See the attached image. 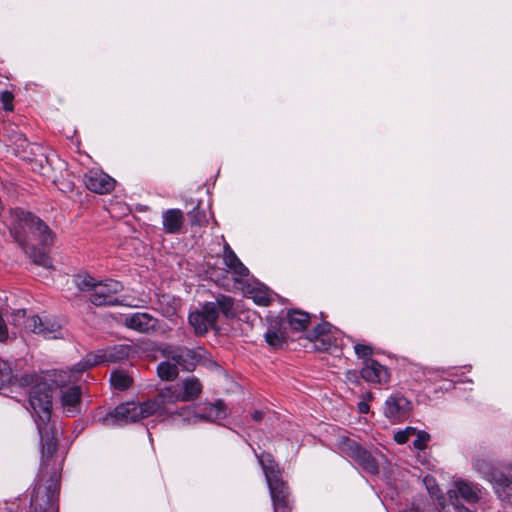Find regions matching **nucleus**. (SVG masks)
<instances>
[{
    "label": "nucleus",
    "mask_w": 512,
    "mask_h": 512,
    "mask_svg": "<svg viewBox=\"0 0 512 512\" xmlns=\"http://www.w3.org/2000/svg\"><path fill=\"white\" fill-rule=\"evenodd\" d=\"M25 330L45 339L63 338V328L59 321L51 317L29 316L25 321Z\"/></svg>",
    "instance_id": "11"
},
{
    "label": "nucleus",
    "mask_w": 512,
    "mask_h": 512,
    "mask_svg": "<svg viewBox=\"0 0 512 512\" xmlns=\"http://www.w3.org/2000/svg\"><path fill=\"white\" fill-rule=\"evenodd\" d=\"M360 374L365 381L375 384H386L390 379L387 367L376 360L365 362Z\"/></svg>",
    "instance_id": "19"
},
{
    "label": "nucleus",
    "mask_w": 512,
    "mask_h": 512,
    "mask_svg": "<svg viewBox=\"0 0 512 512\" xmlns=\"http://www.w3.org/2000/svg\"><path fill=\"white\" fill-rule=\"evenodd\" d=\"M164 360L157 366L158 376L165 381H172L177 378L179 368L184 371H192L206 355V351L198 347L189 349L184 346L167 345L161 350Z\"/></svg>",
    "instance_id": "2"
},
{
    "label": "nucleus",
    "mask_w": 512,
    "mask_h": 512,
    "mask_svg": "<svg viewBox=\"0 0 512 512\" xmlns=\"http://www.w3.org/2000/svg\"><path fill=\"white\" fill-rule=\"evenodd\" d=\"M354 351L358 358L364 359L366 362L371 360L370 357L373 353L371 346L365 344H355Z\"/></svg>",
    "instance_id": "38"
},
{
    "label": "nucleus",
    "mask_w": 512,
    "mask_h": 512,
    "mask_svg": "<svg viewBox=\"0 0 512 512\" xmlns=\"http://www.w3.org/2000/svg\"><path fill=\"white\" fill-rule=\"evenodd\" d=\"M218 318V311L215 303L208 302L199 311L189 315V323L196 334L203 335L212 328Z\"/></svg>",
    "instance_id": "13"
},
{
    "label": "nucleus",
    "mask_w": 512,
    "mask_h": 512,
    "mask_svg": "<svg viewBox=\"0 0 512 512\" xmlns=\"http://www.w3.org/2000/svg\"><path fill=\"white\" fill-rule=\"evenodd\" d=\"M331 329L332 325L330 323H321L308 333L307 339L314 344L316 350L326 351L333 343Z\"/></svg>",
    "instance_id": "22"
},
{
    "label": "nucleus",
    "mask_w": 512,
    "mask_h": 512,
    "mask_svg": "<svg viewBox=\"0 0 512 512\" xmlns=\"http://www.w3.org/2000/svg\"><path fill=\"white\" fill-rule=\"evenodd\" d=\"M184 224V214L179 209H168L162 214L163 230L167 234L178 233Z\"/></svg>",
    "instance_id": "24"
},
{
    "label": "nucleus",
    "mask_w": 512,
    "mask_h": 512,
    "mask_svg": "<svg viewBox=\"0 0 512 512\" xmlns=\"http://www.w3.org/2000/svg\"><path fill=\"white\" fill-rule=\"evenodd\" d=\"M189 215L192 225H201L205 221V213L200 211L199 207L194 208Z\"/></svg>",
    "instance_id": "42"
},
{
    "label": "nucleus",
    "mask_w": 512,
    "mask_h": 512,
    "mask_svg": "<svg viewBox=\"0 0 512 512\" xmlns=\"http://www.w3.org/2000/svg\"><path fill=\"white\" fill-rule=\"evenodd\" d=\"M161 312L165 317L172 320L173 317L176 316V314H177V304H176L175 300L169 299L167 301V305L165 307H161Z\"/></svg>",
    "instance_id": "40"
},
{
    "label": "nucleus",
    "mask_w": 512,
    "mask_h": 512,
    "mask_svg": "<svg viewBox=\"0 0 512 512\" xmlns=\"http://www.w3.org/2000/svg\"><path fill=\"white\" fill-rule=\"evenodd\" d=\"M81 394L78 386H72L61 391V405L67 416L74 417L81 412Z\"/></svg>",
    "instance_id": "20"
},
{
    "label": "nucleus",
    "mask_w": 512,
    "mask_h": 512,
    "mask_svg": "<svg viewBox=\"0 0 512 512\" xmlns=\"http://www.w3.org/2000/svg\"><path fill=\"white\" fill-rule=\"evenodd\" d=\"M417 432V429L414 427H406L403 430H399L394 434V440L398 444H405L411 436H414Z\"/></svg>",
    "instance_id": "35"
},
{
    "label": "nucleus",
    "mask_w": 512,
    "mask_h": 512,
    "mask_svg": "<svg viewBox=\"0 0 512 512\" xmlns=\"http://www.w3.org/2000/svg\"><path fill=\"white\" fill-rule=\"evenodd\" d=\"M123 290V285L119 281L107 279L104 282H98L94 287L90 301L95 306H117L124 305L129 307H142L145 301L140 299H118L115 295Z\"/></svg>",
    "instance_id": "8"
},
{
    "label": "nucleus",
    "mask_w": 512,
    "mask_h": 512,
    "mask_svg": "<svg viewBox=\"0 0 512 512\" xmlns=\"http://www.w3.org/2000/svg\"><path fill=\"white\" fill-rule=\"evenodd\" d=\"M73 282L80 291H93L98 282L88 274H78L74 277Z\"/></svg>",
    "instance_id": "33"
},
{
    "label": "nucleus",
    "mask_w": 512,
    "mask_h": 512,
    "mask_svg": "<svg viewBox=\"0 0 512 512\" xmlns=\"http://www.w3.org/2000/svg\"><path fill=\"white\" fill-rule=\"evenodd\" d=\"M215 305L226 317L233 315V300L231 297L220 295L217 297V303H215Z\"/></svg>",
    "instance_id": "34"
},
{
    "label": "nucleus",
    "mask_w": 512,
    "mask_h": 512,
    "mask_svg": "<svg viewBox=\"0 0 512 512\" xmlns=\"http://www.w3.org/2000/svg\"><path fill=\"white\" fill-rule=\"evenodd\" d=\"M199 421H218L227 416L226 407L222 400H217L215 403L205 404L203 407H198Z\"/></svg>",
    "instance_id": "23"
},
{
    "label": "nucleus",
    "mask_w": 512,
    "mask_h": 512,
    "mask_svg": "<svg viewBox=\"0 0 512 512\" xmlns=\"http://www.w3.org/2000/svg\"><path fill=\"white\" fill-rule=\"evenodd\" d=\"M251 417L254 421L260 422L264 417V412L261 410H255L252 412Z\"/></svg>",
    "instance_id": "45"
},
{
    "label": "nucleus",
    "mask_w": 512,
    "mask_h": 512,
    "mask_svg": "<svg viewBox=\"0 0 512 512\" xmlns=\"http://www.w3.org/2000/svg\"><path fill=\"white\" fill-rule=\"evenodd\" d=\"M453 505L458 510V512H476V511L471 510V509H469V508H467V507H465V506H463V505H461L459 503H454L453 502Z\"/></svg>",
    "instance_id": "46"
},
{
    "label": "nucleus",
    "mask_w": 512,
    "mask_h": 512,
    "mask_svg": "<svg viewBox=\"0 0 512 512\" xmlns=\"http://www.w3.org/2000/svg\"><path fill=\"white\" fill-rule=\"evenodd\" d=\"M157 404L154 402H126L118 405L113 411L109 412L103 419L106 426L127 425L137 422L155 414Z\"/></svg>",
    "instance_id": "6"
},
{
    "label": "nucleus",
    "mask_w": 512,
    "mask_h": 512,
    "mask_svg": "<svg viewBox=\"0 0 512 512\" xmlns=\"http://www.w3.org/2000/svg\"><path fill=\"white\" fill-rule=\"evenodd\" d=\"M265 473L275 512H290L288 492L276 463L269 455L257 456Z\"/></svg>",
    "instance_id": "7"
},
{
    "label": "nucleus",
    "mask_w": 512,
    "mask_h": 512,
    "mask_svg": "<svg viewBox=\"0 0 512 512\" xmlns=\"http://www.w3.org/2000/svg\"><path fill=\"white\" fill-rule=\"evenodd\" d=\"M373 394L370 393V392H367L365 394L362 395V401H367V403H369L370 401L373 400Z\"/></svg>",
    "instance_id": "47"
},
{
    "label": "nucleus",
    "mask_w": 512,
    "mask_h": 512,
    "mask_svg": "<svg viewBox=\"0 0 512 512\" xmlns=\"http://www.w3.org/2000/svg\"><path fill=\"white\" fill-rule=\"evenodd\" d=\"M451 503H459V497L469 504L477 503L482 496V490L478 484L466 480L456 481L453 488L448 491Z\"/></svg>",
    "instance_id": "15"
},
{
    "label": "nucleus",
    "mask_w": 512,
    "mask_h": 512,
    "mask_svg": "<svg viewBox=\"0 0 512 512\" xmlns=\"http://www.w3.org/2000/svg\"><path fill=\"white\" fill-rule=\"evenodd\" d=\"M202 392V384L195 376L188 377L182 381L181 398L182 402L197 399Z\"/></svg>",
    "instance_id": "27"
},
{
    "label": "nucleus",
    "mask_w": 512,
    "mask_h": 512,
    "mask_svg": "<svg viewBox=\"0 0 512 512\" xmlns=\"http://www.w3.org/2000/svg\"><path fill=\"white\" fill-rule=\"evenodd\" d=\"M432 482H433V479H432V478L426 477V478L424 479V483L426 484L427 489L429 490V493H430L432 496H436V495H437L438 488H437V487H435V488H434V486H431V487H430L429 485H430V483H432Z\"/></svg>",
    "instance_id": "43"
},
{
    "label": "nucleus",
    "mask_w": 512,
    "mask_h": 512,
    "mask_svg": "<svg viewBox=\"0 0 512 512\" xmlns=\"http://www.w3.org/2000/svg\"><path fill=\"white\" fill-rule=\"evenodd\" d=\"M111 385L118 390H125L131 385L130 376L124 371H114L110 377Z\"/></svg>",
    "instance_id": "32"
},
{
    "label": "nucleus",
    "mask_w": 512,
    "mask_h": 512,
    "mask_svg": "<svg viewBox=\"0 0 512 512\" xmlns=\"http://www.w3.org/2000/svg\"><path fill=\"white\" fill-rule=\"evenodd\" d=\"M358 411L361 413V414H366L369 412V404L367 403V401H360L358 403Z\"/></svg>",
    "instance_id": "44"
},
{
    "label": "nucleus",
    "mask_w": 512,
    "mask_h": 512,
    "mask_svg": "<svg viewBox=\"0 0 512 512\" xmlns=\"http://www.w3.org/2000/svg\"><path fill=\"white\" fill-rule=\"evenodd\" d=\"M179 401L182 402L181 393L173 387H165L160 390L154 399L148 400L147 402L157 404L155 414L165 419V416L173 414V405Z\"/></svg>",
    "instance_id": "16"
},
{
    "label": "nucleus",
    "mask_w": 512,
    "mask_h": 512,
    "mask_svg": "<svg viewBox=\"0 0 512 512\" xmlns=\"http://www.w3.org/2000/svg\"><path fill=\"white\" fill-rule=\"evenodd\" d=\"M23 250L29 255L33 263H35L36 265L42 266L47 269L52 268V259L46 252L37 250L36 246L29 247Z\"/></svg>",
    "instance_id": "31"
},
{
    "label": "nucleus",
    "mask_w": 512,
    "mask_h": 512,
    "mask_svg": "<svg viewBox=\"0 0 512 512\" xmlns=\"http://www.w3.org/2000/svg\"><path fill=\"white\" fill-rule=\"evenodd\" d=\"M247 292L251 294L250 298H252L254 303L260 306H268L272 301V297L274 296V293L260 285L253 287Z\"/></svg>",
    "instance_id": "30"
},
{
    "label": "nucleus",
    "mask_w": 512,
    "mask_h": 512,
    "mask_svg": "<svg viewBox=\"0 0 512 512\" xmlns=\"http://www.w3.org/2000/svg\"><path fill=\"white\" fill-rule=\"evenodd\" d=\"M416 439L413 441V447L418 450H424L430 441V435L425 431L416 432Z\"/></svg>",
    "instance_id": "37"
},
{
    "label": "nucleus",
    "mask_w": 512,
    "mask_h": 512,
    "mask_svg": "<svg viewBox=\"0 0 512 512\" xmlns=\"http://www.w3.org/2000/svg\"><path fill=\"white\" fill-rule=\"evenodd\" d=\"M223 259L225 265L239 278L246 277L249 274L248 268L240 261L231 247L224 246Z\"/></svg>",
    "instance_id": "26"
},
{
    "label": "nucleus",
    "mask_w": 512,
    "mask_h": 512,
    "mask_svg": "<svg viewBox=\"0 0 512 512\" xmlns=\"http://www.w3.org/2000/svg\"><path fill=\"white\" fill-rule=\"evenodd\" d=\"M32 382V376L24 374L21 376L12 374V367L8 361L0 359V392L6 386L26 387Z\"/></svg>",
    "instance_id": "21"
},
{
    "label": "nucleus",
    "mask_w": 512,
    "mask_h": 512,
    "mask_svg": "<svg viewBox=\"0 0 512 512\" xmlns=\"http://www.w3.org/2000/svg\"><path fill=\"white\" fill-rule=\"evenodd\" d=\"M131 348L129 345H114L106 349L97 350L96 352L88 353L80 362H78L71 370L67 382H76L81 373L94 366L104 363H115L123 360L129 356ZM67 372L60 374L62 385L66 383L64 377Z\"/></svg>",
    "instance_id": "4"
},
{
    "label": "nucleus",
    "mask_w": 512,
    "mask_h": 512,
    "mask_svg": "<svg viewBox=\"0 0 512 512\" xmlns=\"http://www.w3.org/2000/svg\"><path fill=\"white\" fill-rule=\"evenodd\" d=\"M58 493L57 483L51 481L47 487L36 486L31 496V512H46L51 508Z\"/></svg>",
    "instance_id": "14"
},
{
    "label": "nucleus",
    "mask_w": 512,
    "mask_h": 512,
    "mask_svg": "<svg viewBox=\"0 0 512 512\" xmlns=\"http://www.w3.org/2000/svg\"><path fill=\"white\" fill-rule=\"evenodd\" d=\"M310 316L308 313L300 310H291L288 312V322L293 330H304L308 326Z\"/></svg>",
    "instance_id": "29"
},
{
    "label": "nucleus",
    "mask_w": 512,
    "mask_h": 512,
    "mask_svg": "<svg viewBox=\"0 0 512 512\" xmlns=\"http://www.w3.org/2000/svg\"><path fill=\"white\" fill-rule=\"evenodd\" d=\"M412 410V402L400 393H394L387 397L383 407L384 416L391 423L404 421Z\"/></svg>",
    "instance_id": "12"
},
{
    "label": "nucleus",
    "mask_w": 512,
    "mask_h": 512,
    "mask_svg": "<svg viewBox=\"0 0 512 512\" xmlns=\"http://www.w3.org/2000/svg\"><path fill=\"white\" fill-rule=\"evenodd\" d=\"M171 418L173 421L181 420L184 424H195L199 421L198 409L191 406H184L179 409H173V414L165 416Z\"/></svg>",
    "instance_id": "28"
},
{
    "label": "nucleus",
    "mask_w": 512,
    "mask_h": 512,
    "mask_svg": "<svg viewBox=\"0 0 512 512\" xmlns=\"http://www.w3.org/2000/svg\"><path fill=\"white\" fill-rule=\"evenodd\" d=\"M124 325L139 333H152L156 331L158 320L148 313L136 312L126 316L123 320Z\"/></svg>",
    "instance_id": "18"
},
{
    "label": "nucleus",
    "mask_w": 512,
    "mask_h": 512,
    "mask_svg": "<svg viewBox=\"0 0 512 512\" xmlns=\"http://www.w3.org/2000/svg\"><path fill=\"white\" fill-rule=\"evenodd\" d=\"M473 467L492 484L502 501L512 502V463L495 467L489 459L477 456L473 460Z\"/></svg>",
    "instance_id": "3"
},
{
    "label": "nucleus",
    "mask_w": 512,
    "mask_h": 512,
    "mask_svg": "<svg viewBox=\"0 0 512 512\" xmlns=\"http://www.w3.org/2000/svg\"><path fill=\"white\" fill-rule=\"evenodd\" d=\"M85 186L98 194L111 192L115 186V180L101 170L91 169L84 175Z\"/></svg>",
    "instance_id": "17"
},
{
    "label": "nucleus",
    "mask_w": 512,
    "mask_h": 512,
    "mask_svg": "<svg viewBox=\"0 0 512 512\" xmlns=\"http://www.w3.org/2000/svg\"><path fill=\"white\" fill-rule=\"evenodd\" d=\"M266 342L273 348H279L283 344V337L275 332V331H269L265 335Z\"/></svg>",
    "instance_id": "39"
},
{
    "label": "nucleus",
    "mask_w": 512,
    "mask_h": 512,
    "mask_svg": "<svg viewBox=\"0 0 512 512\" xmlns=\"http://www.w3.org/2000/svg\"><path fill=\"white\" fill-rule=\"evenodd\" d=\"M29 317L26 316V310L17 309L11 315L10 323L15 327H23L25 329V321Z\"/></svg>",
    "instance_id": "36"
},
{
    "label": "nucleus",
    "mask_w": 512,
    "mask_h": 512,
    "mask_svg": "<svg viewBox=\"0 0 512 512\" xmlns=\"http://www.w3.org/2000/svg\"><path fill=\"white\" fill-rule=\"evenodd\" d=\"M29 408L38 422L49 423L51 418L52 394L46 384L35 385L29 393Z\"/></svg>",
    "instance_id": "9"
},
{
    "label": "nucleus",
    "mask_w": 512,
    "mask_h": 512,
    "mask_svg": "<svg viewBox=\"0 0 512 512\" xmlns=\"http://www.w3.org/2000/svg\"><path fill=\"white\" fill-rule=\"evenodd\" d=\"M339 449L347 457L351 458L364 471L377 474L379 465L373 455L364 449L359 443L350 438H343L339 443Z\"/></svg>",
    "instance_id": "10"
},
{
    "label": "nucleus",
    "mask_w": 512,
    "mask_h": 512,
    "mask_svg": "<svg viewBox=\"0 0 512 512\" xmlns=\"http://www.w3.org/2000/svg\"><path fill=\"white\" fill-rule=\"evenodd\" d=\"M37 428L42 444V458L48 459L56 451V441L54 436L51 435L50 422L45 424L38 422Z\"/></svg>",
    "instance_id": "25"
},
{
    "label": "nucleus",
    "mask_w": 512,
    "mask_h": 512,
    "mask_svg": "<svg viewBox=\"0 0 512 512\" xmlns=\"http://www.w3.org/2000/svg\"><path fill=\"white\" fill-rule=\"evenodd\" d=\"M10 234L22 249L36 245L49 247L55 234L39 217L23 210H15Z\"/></svg>",
    "instance_id": "1"
},
{
    "label": "nucleus",
    "mask_w": 512,
    "mask_h": 512,
    "mask_svg": "<svg viewBox=\"0 0 512 512\" xmlns=\"http://www.w3.org/2000/svg\"><path fill=\"white\" fill-rule=\"evenodd\" d=\"M13 99H14V96L11 92L9 91H3L1 92L0 94V100L2 102V105H3V109L6 110V111H12L13 110Z\"/></svg>",
    "instance_id": "41"
},
{
    "label": "nucleus",
    "mask_w": 512,
    "mask_h": 512,
    "mask_svg": "<svg viewBox=\"0 0 512 512\" xmlns=\"http://www.w3.org/2000/svg\"><path fill=\"white\" fill-rule=\"evenodd\" d=\"M13 145L15 154L21 159L28 161L34 172L47 179H51L55 183L53 162L40 146L29 143L25 138H22L20 133H16V140L13 142Z\"/></svg>",
    "instance_id": "5"
}]
</instances>
